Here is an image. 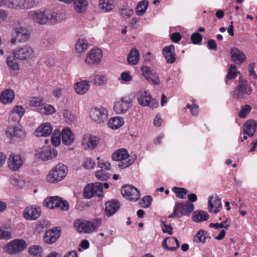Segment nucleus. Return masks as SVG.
Segmentation results:
<instances>
[{
	"mask_svg": "<svg viewBox=\"0 0 257 257\" xmlns=\"http://www.w3.org/2000/svg\"><path fill=\"white\" fill-rule=\"evenodd\" d=\"M42 250V248L39 245H32L29 249L30 253L34 255H40Z\"/></svg>",
	"mask_w": 257,
	"mask_h": 257,
	"instance_id": "obj_60",
	"label": "nucleus"
},
{
	"mask_svg": "<svg viewBox=\"0 0 257 257\" xmlns=\"http://www.w3.org/2000/svg\"><path fill=\"white\" fill-rule=\"evenodd\" d=\"M27 247L25 241L23 239H15L6 245V251L11 255L16 254L23 251Z\"/></svg>",
	"mask_w": 257,
	"mask_h": 257,
	"instance_id": "obj_13",
	"label": "nucleus"
},
{
	"mask_svg": "<svg viewBox=\"0 0 257 257\" xmlns=\"http://www.w3.org/2000/svg\"><path fill=\"white\" fill-rule=\"evenodd\" d=\"M23 215L27 220H35L41 215V209L36 205L29 206L24 209Z\"/></svg>",
	"mask_w": 257,
	"mask_h": 257,
	"instance_id": "obj_19",
	"label": "nucleus"
},
{
	"mask_svg": "<svg viewBox=\"0 0 257 257\" xmlns=\"http://www.w3.org/2000/svg\"><path fill=\"white\" fill-rule=\"evenodd\" d=\"M208 203V210L210 213H217L222 208L221 199L217 195L209 196Z\"/></svg>",
	"mask_w": 257,
	"mask_h": 257,
	"instance_id": "obj_21",
	"label": "nucleus"
},
{
	"mask_svg": "<svg viewBox=\"0 0 257 257\" xmlns=\"http://www.w3.org/2000/svg\"><path fill=\"white\" fill-rule=\"evenodd\" d=\"M58 152L56 149L44 147L37 151L36 157L43 161H48L56 158Z\"/></svg>",
	"mask_w": 257,
	"mask_h": 257,
	"instance_id": "obj_16",
	"label": "nucleus"
},
{
	"mask_svg": "<svg viewBox=\"0 0 257 257\" xmlns=\"http://www.w3.org/2000/svg\"><path fill=\"white\" fill-rule=\"evenodd\" d=\"M231 223V220L229 218H227L225 220L221 222V223H211L209 224L210 227H214L215 228H225L228 229L230 226Z\"/></svg>",
	"mask_w": 257,
	"mask_h": 257,
	"instance_id": "obj_48",
	"label": "nucleus"
},
{
	"mask_svg": "<svg viewBox=\"0 0 257 257\" xmlns=\"http://www.w3.org/2000/svg\"><path fill=\"white\" fill-rule=\"evenodd\" d=\"M60 236V230L56 229L48 230L44 235V240L47 244H51L55 242Z\"/></svg>",
	"mask_w": 257,
	"mask_h": 257,
	"instance_id": "obj_33",
	"label": "nucleus"
},
{
	"mask_svg": "<svg viewBox=\"0 0 257 257\" xmlns=\"http://www.w3.org/2000/svg\"><path fill=\"white\" fill-rule=\"evenodd\" d=\"M59 200L61 202L59 203V206L56 207V208L63 211L68 210L69 207L68 202L60 197Z\"/></svg>",
	"mask_w": 257,
	"mask_h": 257,
	"instance_id": "obj_61",
	"label": "nucleus"
},
{
	"mask_svg": "<svg viewBox=\"0 0 257 257\" xmlns=\"http://www.w3.org/2000/svg\"><path fill=\"white\" fill-rule=\"evenodd\" d=\"M140 59L139 51L135 48L133 49L127 56V62L130 64L136 65Z\"/></svg>",
	"mask_w": 257,
	"mask_h": 257,
	"instance_id": "obj_43",
	"label": "nucleus"
},
{
	"mask_svg": "<svg viewBox=\"0 0 257 257\" xmlns=\"http://www.w3.org/2000/svg\"><path fill=\"white\" fill-rule=\"evenodd\" d=\"M89 86L88 80H82L75 83L74 85V88L78 94L83 95L88 91Z\"/></svg>",
	"mask_w": 257,
	"mask_h": 257,
	"instance_id": "obj_32",
	"label": "nucleus"
},
{
	"mask_svg": "<svg viewBox=\"0 0 257 257\" xmlns=\"http://www.w3.org/2000/svg\"><path fill=\"white\" fill-rule=\"evenodd\" d=\"M37 5L36 0H5L4 7L16 11L29 10Z\"/></svg>",
	"mask_w": 257,
	"mask_h": 257,
	"instance_id": "obj_3",
	"label": "nucleus"
},
{
	"mask_svg": "<svg viewBox=\"0 0 257 257\" xmlns=\"http://www.w3.org/2000/svg\"><path fill=\"white\" fill-rule=\"evenodd\" d=\"M63 115L65 118L66 121L69 124H71L75 120V116L71 111L68 110L64 111Z\"/></svg>",
	"mask_w": 257,
	"mask_h": 257,
	"instance_id": "obj_54",
	"label": "nucleus"
},
{
	"mask_svg": "<svg viewBox=\"0 0 257 257\" xmlns=\"http://www.w3.org/2000/svg\"><path fill=\"white\" fill-rule=\"evenodd\" d=\"M124 121L122 117H113L109 120L108 126L113 130H116L121 127Z\"/></svg>",
	"mask_w": 257,
	"mask_h": 257,
	"instance_id": "obj_42",
	"label": "nucleus"
},
{
	"mask_svg": "<svg viewBox=\"0 0 257 257\" xmlns=\"http://www.w3.org/2000/svg\"><path fill=\"white\" fill-rule=\"evenodd\" d=\"M142 75L146 80L154 85H158L160 83L159 76L157 72L148 66H144L141 69Z\"/></svg>",
	"mask_w": 257,
	"mask_h": 257,
	"instance_id": "obj_18",
	"label": "nucleus"
},
{
	"mask_svg": "<svg viewBox=\"0 0 257 257\" xmlns=\"http://www.w3.org/2000/svg\"><path fill=\"white\" fill-rule=\"evenodd\" d=\"M129 155L128 152L125 149H120L114 152L112 155V159L115 161H120L118 164V167L120 168L124 169L131 165L136 160V156L132 157L128 161L125 160L128 159Z\"/></svg>",
	"mask_w": 257,
	"mask_h": 257,
	"instance_id": "obj_4",
	"label": "nucleus"
},
{
	"mask_svg": "<svg viewBox=\"0 0 257 257\" xmlns=\"http://www.w3.org/2000/svg\"><path fill=\"white\" fill-rule=\"evenodd\" d=\"M50 21L52 23H58L61 22L66 18V15L63 12H55L54 11H50Z\"/></svg>",
	"mask_w": 257,
	"mask_h": 257,
	"instance_id": "obj_41",
	"label": "nucleus"
},
{
	"mask_svg": "<svg viewBox=\"0 0 257 257\" xmlns=\"http://www.w3.org/2000/svg\"><path fill=\"white\" fill-rule=\"evenodd\" d=\"M9 12L6 10L0 9V24L5 22L8 19Z\"/></svg>",
	"mask_w": 257,
	"mask_h": 257,
	"instance_id": "obj_63",
	"label": "nucleus"
},
{
	"mask_svg": "<svg viewBox=\"0 0 257 257\" xmlns=\"http://www.w3.org/2000/svg\"><path fill=\"white\" fill-rule=\"evenodd\" d=\"M252 92L251 86L247 84L246 82H241L239 80V84L237 85L234 90L232 91V96L235 99L243 98L245 95H249Z\"/></svg>",
	"mask_w": 257,
	"mask_h": 257,
	"instance_id": "obj_15",
	"label": "nucleus"
},
{
	"mask_svg": "<svg viewBox=\"0 0 257 257\" xmlns=\"http://www.w3.org/2000/svg\"><path fill=\"white\" fill-rule=\"evenodd\" d=\"M95 176L97 179L101 181L107 180L110 178V175L105 171L101 169L95 172Z\"/></svg>",
	"mask_w": 257,
	"mask_h": 257,
	"instance_id": "obj_53",
	"label": "nucleus"
},
{
	"mask_svg": "<svg viewBox=\"0 0 257 257\" xmlns=\"http://www.w3.org/2000/svg\"><path fill=\"white\" fill-rule=\"evenodd\" d=\"M28 17L35 23L45 25L50 21L49 11L43 12L39 10L31 11L28 13Z\"/></svg>",
	"mask_w": 257,
	"mask_h": 257,
	"instance_id": "obj_10",
	"label": "nucleus"
},
{
	"mask_svg": "<svg viewBox=\"0 0 257 257\" xmlns=\"http://www.w3.org/2000/svg\"><path fill=\"white\" fill-rule=\"evenodd\" d=\"M12 34L13 38L11 40L12 44H15L17 41L19 43H25L30 38V32L25 27H16L13 29Z\"/></svg>",
	"mask_w": 257,
	"mask_h": 257,
	"instance_id": "obj_6",
	"label": "nucleus"
},
{
	"mask_svg": "<svg viewBox=\"0 0 257 257\" xmlns=\"http://www.w3.org/2000/svg\"><path fill=\"white\" fill-rule=\"evenodd\" d=\"M99 138L89 134L85 135L82 139L81 145L85 150H93L97 146Z\"/></svg>",
	"mask_w": 257,
	"mask_h": 257,
	"instance_id": "obj_20",
	"label": "nucleus"
},
{
	"mask_svg": "<svg viewBox=\"0 0 257 257\" xmlns=\"http://www.w3.org/2000/svg\"><path fill=\"white\" fill-rule=\"evenodd\" d=\"M63 144L66 146L71 145L74 141V135L69 128H64L61 133Z\"/></svg>",
	"mask_w": 257,
	"mask_h": 257,
	"instance_id": "obj_30",
	"label": "nucleus"
},
{
	"mask_svg": "<svg viewBox=\"0 0 257 257\" xmlns=\"http://www.w3.org/2000/svg\"><path fill=\"white\" fill-rule=\"evenodd\" d=\"M68 173L67 166L59 163L50 170L46 176V180L50 183H57L65 178Z\"/></svg>",
	"mask_w": 257,
	"mask_h": 257,
	"instance_id": "obj_2",
	"label": "nucleus"
},
{
	"mask_svg": "<svg viewBox=\"0 0 257 257\" xmlns=\"http://www.w3.org/2000/svg\"><path fill=\"white\" fill-rule=\"evenodd\" d=\"M98 166L104 171L109 170L111 168L110 164L108 162H102L98 163Z\"/></svg>",
	"mask_w": 257,
	"mask_h": 257,
	"instance_id": "obj_64",
	"label": "nucleus"
},
{
	"mask_svg": "<svg viewBox=\"0 0 257 257\" xmlns=\"http://www.w3.org/2000/svg\"><path fill=\"white\" fill-rule=\"evenodd\" d=\"M208 213L203 210L195 211L192 216V219L195 222H202L207 220L209 218Z\"/></svg>",
	"mask_w": 257,
	"mask_h": 257,
	"instance_id": "obj_40",
	"label": "nucleus"
},
{
	"mask_svg": "<svg viewBox=\"0 0 257 257\" xmlns=\"http://www.w3.org/2000/svg\"><path fill=\"white\" fill-rule=\"evenodd\" d=\"M172 191L174 192L177 197L181 199H184L188 193V191L184 188H178L174 187L172 188Z\"/></svg>",
	"mask_w": 257,
	"mask_h": 257,
	"instance_id": "obj_51",
	"label": "nucleus"
},
{
	"mask_svg": "<svg viewBox=\"0 0 257 257\" xmlns=\"http://www.w3.org/2000/svg\"><path fill=\"white\" fill-rule=\"evenodd\" d=\"M88 42L84 36H81L75 44V50L78 53L85 52L88 48Z\"/></svg>",
	"mask_w": 257,
	"mask_h": 257,
	"instance_id": "obj_36",
	"label": "nucleus"
},
{
	"mask_svg": "<svg viewBox=\"0 0 257 257\" xmlns=\"http://www.w3.org/2000/svg\"><path fill=\"white\" fill-rule=\"evenodd\" d=\"M82 166L85 169H92L95 166V163L91 158H87L84 159Z\"/></svg>",
	"mask_w": 257,
	"mask_h": 257,
	"instance_id": "obj_55",
	"label": "nucleus"
},
{
	"mask_svg": "<svg viewBox=\"0 0 257 257\" xmlns=\"http://www.w3.org/2000/svg\"><path fill=\"white\" fill-rule=\"evenodd\" d=\"M15 93L13 90L8 88L3 91L0 94V101L5 104H10L14 100Z\"/></svg>",
	"mask_w": 257,
	"mask_h": 257,
	"instance_id": "obj_26",
	"label": "nucleus"
},
{
	"mask_svg": "<svg viewBox=\"0 0 257 257\" xmlns=\"http://www.w3.org/2000/svg\"><path fill=\"white\" fill-rule=\"evenodd\" d=\"M113 0H99L98 8L103 13H109L114 9Z\"/></svg>",
	"mask_w": 257,
	"mask_h": 257,
	"instance_id": "obj_35",
	"label": "nucleus"
},
{
	"mask_svg": "<svg viewBox=\"0 0 257 257\" xmlns=\"http://www.w3.org/2000/svg\"><path fill=\"white\" fill-rule=\"evenodd\" d=\"M14 57L10 55L7 58L6 63L8 66L11 73L13 75H17L19 73L20 68L19 63Z\"/></svg>",
	"mask_w": 257,
	"mask_h": 257,
	"instance_id": "obj_29",
	"label": "nucleus"
},
{
	"mask_svg": "<svg viewBox=\"0 0 257 257\" xmlns=\"http://www.w3.org/2000/svg\"><path fill=\"white\" fill-rule=\"evenodd\" d=\"M163 54L166 62L172 64L176 61L175 48L173 45H170L163 49Z\"/></svg>",
	"mask_w": 257,
	"mask_h": 257,
	"instance_id": "obj_27",
	"label": "nucleus"
},
{
	"mask_svg": "<svg viewBox=\"0 0 257 257\" xmlns=\"http://www.w3.org/2000/svg\"><path fill=\"white\" fill-rule=\"evenodd\" d=\"M90 117L95 122L101 124L108 119V111L104 107H94L90 110Z\"/></svg>",
	"mask_w": 257,
	"mask_h": 257,
	"instance_id": "obj_11",
	"label": "nucleus"
},
{
	"mask_svg": "<svg viewBox=\"0 0 257 257\" xmlns=\"http://www.w3.org/2000/svg\"><path fill=\"white\" fill-rule=\"evenodd\" d=\"M122 196L131 201H136L140 198V193L138 189L131 185H127L121 189Z\"/></svg>",
	"mask_w": 257,
	"mask_h": 257,
	"instance_id": "obj_17",
	"label": "nucleus"
},
{
	"mask_svg": "<svg viewBox=\"0 0 257 257\" xmlns=\"http://www.w3.org/2000/svg\"><path fill=\"white\" fill-rule=\"evenodd\" d=\"M139 103L143 106H149L150 108L154 109L159 106L158 100L152 98L149 93L145 90H140L137 95Z\"/></svg>",
	"mask_w": 257,
	"mask_h": 257,
	"instance_id": "obj_8",
	"label": "nucleus"
},
{
	"mask_svg": "<svg viewBox=\"0 0 257 257\" xmlns=\"http://www.w3.org/2000/svg\"><path fill=\"white\" fill-rule=\"evenodd\" d=\"M161 222L163 231L164 233H167L170 235L172 234L173 233L172 227L170 224H167L166 222L164 221H162Z\"/></svg>",
	"mask_w": 257,
	"mask_h": 257,
	"instance_id": "obj_62",
	"label": "nucleus"
},
{
	"mask_svg": "<svg viewBox=\"0 0 257 257\" xmlns=\"http://www.w3.org/2000/svg\"><path fill=\"white\" fill-rule=\"evenodd\" d=\"M25 109L21 105H16L12 109L8 119L9 122H19L25 113Z\"/></svg>",
	"mask_w": 257,
	"mask_h": 257,
	"instance_id": "obj_23",
	"label": "nucleus"
},
{
	"mask_svg": "<svg viewBox=\"0 0 257 257\" xmlns=\"http://www.w3.org/2000/svg\"><path fill=\"white\" fill-rule=\"evenodd\" d=\"M163 247L169 251H175L180 246L179 240L174 237H168L163 240Z\"/></svg>",
	"mask_w": 257,
	"mask_h": 257,
	"instance_id": "obj_25",
	"label": "nucleus"
},
{
	"mask_svg": "<svg viewBox=\"0 0 257 257\" xmlns=\"http://www.w3.org/2000/svg\"><path fill=\"white\" fill-rule=\"evenodd\" d=\"M257 127L256 122L254 120H247L243 125V133L248 137H252Z\"/></svg>",
	"mask_w": 257,
	"mask_h": 257,
	"instance_id": "obj_31",
	"label": "nucleus"
},
{
	"mask_svg": "<svg viewBox=\"0 0 257 257\" xmlns=\"http://www.w3.org/2000/svg\"><path fill=\"white\" fill-rule=\"evenodd\" d=\"M23 164L24 160L19 155L12 154L8 158V166L13 171H16L20 169L23 165Z\"/></svg>",
	"mask_w": 257,
	"mask_h": 257,
	"instance_id": "obj_22",
	"label": "nucleus"
},
{
	"mask_svg": "<svg viewBox=\"0 0 257 257\" xmlns=\"http://www.w3.org/2000/svg\"><path fill=\"white\" fill-rule=\"evenodd\" d=\"M120 12L121 16L123 17H130L134 13L133 10L128 7L123 6L120 9Z\"/></svg>",
	"mask_w": 257,
	"mask_h": 257,
	"instance_id": "obj_57",
	"label": "nucleus"
},
{
	"mask_svg": "<svg viewBox=\"0 0 257 257\" xmlns=\"http://www.w3.org/2000/svg\"><path fill=\"white\" fill-rule=\"evenodd\" d=\"M101 223V219L96 218L91 221L79 219L74 221V228L80 233H89L98 228Z\"/></svg>",
	"mask_w": 257,
	"mask_h": 257,
	"instance_id": "obj_1",
	"label": "nucleus"
},
{
	"mask_svg": "<svg viewBox=\"0 0 257 257\" xmlns=\"http://www.w3.org/2000/svg\"><path fill=\"white\" fill-rule=\"evenodd\" d=\"M191 39L194 44H199L202 40V36L198 32H196L191 35Z\"/></svg>",
	"mask_w": 257,
	"mask_h": 257,
	"instance_id": "obj_59",
	"label": "nucleus"
},
{
	"mask_svg": "<svg viewBox=\"0 0 257 257\" xmlns=\"http://www.w3.org/2000/svg\"><path fill=\"white\" fill-rule=\"evenodd\" d=\"M230 55L232 60L236 64H241L246 59L243 52L236 48H234L231 50Z\"/></svg>",
	"mask_w": 257,
	"mask_h": 257,
	"instance_id": "obj_28",
	"label": "nucleus"
},
{
	"mask_svg": "<svg viewBox=\"0 0 257 257\" xmlns=\"http://www.w3.org/2000/svg\"><path fill=\"white\" fill-rule=\"evenodd\" d=\"M207 232L203 230H200L194 237L193 240L197 243L201 242L204 243L206 239V235Z\"/></svg>",
	"mask_w": 257,
	"mask_h": 257,
	"instance_id": "obj_50",
	"label": "nucleus"
},
{
	"mask_svg": "<svg viewBox=\"0 0 257 257\" xmlns=\"http://www.w3.org/2000/svg\"><path fill=\"white\" fill-rule=\"evenodd\" d=\"M14 57L21 61H28L35 57L34 48L29 45L19 47L13 51Z\"/></svg>",
	"mask_w": 257,
	"mask_h": 257,
	"instance_id": "obj_5",
	"label": "nucleus"
},
{
	"mask_svg": "<svg viewBox=\"0 0 257 257\" xmlns=\"http://www.w3.org/2000/svg\"><path fill=\"white\" fill-rule=\"evenodd\" d=\"M251 107L249 105L246 104L242 106L240 111L239 113V116L240 118H244L251 111Z\"/></svg>",
	"mask_w": 257,
	"mask_h": 257,
	"instance_id": "obj_58",
	"label": "nucleus"
},
{
	"mask_svg": "<svg viewBox=\"0 0 257 257\" xmlns=\"http://www.w3.org/2000/svg\"><path fill=\"white\" fill-rule=\"evenodd\" d=\"M55 108L52 105L49 104L43 103V106L39 109V112L44 115H51L56 112Z\"/></svg>",
	"mask_w": 257,
	"mask_h": 257,
	"instance_id": "obj_45",
	"label": "nucleus"
},
{
	"mask_svg": "<svg viewBox=\"0 0 257 257\" xmlns=\"http://www.w3.org/2000/svg\"><path fill=\"white\" fill-rule=\"evenodd\" d=\"M72 3L75 11L79 14L85 12L88 5L86 0H73Z\"/></svg>",
	"mask_w": 257,
	"mask_h": 257,
	"instance_id": "obj_38",
	"label": "nucleus"
},
{
	"mask_svg": "<svg viewBox=\"0 0 257 257\" xmlns=\"http://www.w3.org/2000/svg\"><path fill=\"white\" fill-rule=\"evenodd\" d=\"M61 134L59 130H55L52 135L51 143L55 147H58L61 143Z\"/></svg>",
	"mask_w": 257,
	"mask_h": 257,
	"instance_id": "obj_49",
	"label": "nucleus"
},
{
	"mask_svg": "<svg viewBox=\"0 0 257 257\" xmlns=\"http://www.w3.org/2000/svg\"><path fill=\"white\" fill-rule=\"evenodd\" d=\"M6 135L10 139L21 140L26 137V134L23 126L19 124L9 125L6 128Z\"/></svg>",
	"mask_w": 257,
	"mask_h": 257,
	"instance_id": "obj_9",
	"label": "nucleus"
},
{
	"mask_svg": "<svg viewBox=\"0 0 257 257\" xmlns=\"http://www.w3.org/2000/svg\"><path fill=\"white\" fill-rule=\"evenodd\" d=\"M44 99L41 97L33 96L31 97L29 100V105L33 107H36L39 109L41 106H43Z\"/></svg>",
	"mask_w": 257,
	"mask_h": 257,
	"instance_id": "obj_44",
	"label": "nucleus"
},
{
	"mask_svg": "<svg viewBox=\"0 0 257 257\" xmlns=\"http://www.w3.org/2000/svg\"><path fill=\"white\" fill-rule=\"evenodd\" d=\"M103 184L102 183L96 182L87 184L83 190V196L85 199H89L94 196H103Z\"/></svg>",
	"mask_w": 257,
	"mask_h": 257,
	"instance_id": "obj_7",
	"label": "nucleus"
},
{
	"mask_svg": "<svg viewBox=\"0 0 257 257\" xmlns=\"http://www.w3.org/2000/svg\"><path fill=\"white\" fill-rule=\"evenodd\" d=\"M102 56L103 54L100 49H91L87 53L85 62L89 66L98 65L101 61Z\"/></svg>",
	"mask_w": 257,
	"mask_h": 257,
	"instance_id": "obj_14",
	"label": "nucleus"
},
{
	"mask_svg": "<svg viewBox=\"0 0 257 257\" xmlns=\"http://www.w3.org/2000/svg\"><path fill=\"white\" fill-rule=\"evenodd\" d=\"M152 198L150 196H146L144 197L140 201V205L143 208H147L150 206Z\"/></svg>",
	"mask_w": 257,
	"mask_h": 257,
	"instance_id": "obj_56",
	"label": "nucleus"
},
{
	"mask_svg": "<svg viewBox=\"0 0 257 257\" xmlns=\"http://www.w3.org/2000/svg\"><path fill=\"white\" fill-rule=\"evenodd\" d=\"M148 7V3L147 1H142L140 2L137 6L136 14L140 16H143Z\"/></svg>",
	"mask_w": 257,
	"mask_h": 257,
	"instance_id": "obj_47",
	"label": "nucleus"
},
{
	"mask_svg": "<svg viewBox=\"0 0 257 257\" xmlns=\"http://www.w3.org/2000/svg\"><path fill=\"white\" fill-rule=\"evenodd\" d=\"M119 203L116 201L111 200L105 203V212L108 216L113 215L119 208Z\"/></svg>",
	"mask_w": 257,
	"mask_h": 257,
	"instance_id": "obj_34",
	"label": "nucleus"
},
{
	"mask_svg": "<svg viewBox=\"0 0 257 257\" xmlns=\"http://www.w3.org/2000/svg\"><path fill=\"white\" fill-rule=\"evenodd\" d=\"M184 203L177 202L174 207L173 213L168 216V218L180 217L184 214Z\"/></svg>",
	"mask_w": 257,
	"mask_h": 257,
	"instance_id": "obj_37",
	"label": "nucleus"
},
{
	"mask_svg": "<svg viewBox=\"0 0 257 257\" xmlns=\"http://www.w3.org/2000/svg\"><path fill=\"white\" fill-rule=\"evenodd\" d=\"M237 72L236 71V67L234 64H231L228 72L226 75V78L227 79H233L237 77Z\"/></svg>",
	"mask_w": 257,
	"mask_h": 257,
	"instance_id": "obj_52",
	"label": "nucleus"
},
{
	"mask_svg": "<svg viewBox=\"0 0 257 257\" xmlns=\"http://www.w3.org/2000/svg\"><path fill=\"white\" fill-rule=\"evenodd\" d=\"M59 199V197L57 196L49 197L45 199L44 205L50 209L56 208V207L59 206V203L61 202Z\"/></svg>",
	"mask_w": 257,
	"mask_h": 257,
	"instance_id": "obj_39",
	"label": "nucleus"
},
{
	"mask_svg": "<svg viewBox=\"0 0 257 257\" xmlns=\"http://www.w3.org/2000/svg\"><path fill=\"white\" fill-rule=\"evenodd\" d=\"M52 131L51 124L45 122L39 126L35 131V135L37 137H47L50 135Z\"/></svg>",
	"mask_w": 257,
	"mask_h": 257,
	"instance_id": "obj_24",
	"label": "nucleus"
},
{
	"mask_svg": "<svg viewBox=\"0 0 257 257\" xmlns=\"http://www.w3.org/2000/svg\"><path fill=\"white\" fill-rule=\"evenodd\" d=\"M92 82L97 86H102L107 83V77L104 74H97L94 76Z\"/></svg>",
	"mask_w": 257,
	"mask_h": 257,
	"instance_id": "obj_46",
	"label": "nucleus"
},
{
	"mask_svg": "<svg viewBox=\"0 0 257 257\" xmlns=\"http://www.w3.org/2000/svg\"><path fill=\"white\" fill-rule=\"evenodd\" d=\"M131 107V100L128 96L121 97L116 100L114 103L113 110L117 114L126 112Z\"/></svg>",
	"mask_w": 257,
	"mask_h": 257,
	"instance_id": "obj_12",
	"label": "nucleus"
}]
</instances>
